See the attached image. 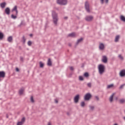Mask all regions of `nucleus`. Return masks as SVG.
I'll return each mask as SVG.
<instances>
[{"label":"nucleus","instance_id":"obj_28","mask_svg":"<svg viewBox=\"0 0 125 125\" xmlns=\"http://www.w3.org/2000/svg\"><path fill=\"white\" fill-rule=\"evenodd\" d=\"M113 86H114V84H111L107 85V88H111V87H113Z\"/></svg>","mask_w":125,"mask_h":125},{"label":"nucleus","instance_id":"obj_21","mask_svg":"<svg viewBox=\"0 0 125 125\" xmlns=\"http://www.w3.org/2000/svg\"><path fill=\"white\" fill-rule=\"evenodd\" d=\"M120 19L121 21H123V22H125V17L124 16H121Z\"/></svg>","mask_w":125,"mask_h":125},{"label":"nucleus","instance_id":"obj_46","mask_svg":"<svg viewBox=\"0 0 125 125\" xmlns=\"http://www.w3.org/2000/svg\"><path fill=\"white\" fill-rule=\"evenodd\" d=\"M19 49H20L21 50H22V47L21 46H19Z\"/></svg>","mask_w":125,"mask_h":125},{"label":"nucleus","instance_id":"obj_25","mask_svg":"<svg viewBox=\"0 0 125 125\" xmlns=\"http://www.w3.org/2000/svg\"><path fill=\"white\" fill-rule=\"evenodd\" d=\"M119 102H120V103H121V104H123V103H125V99H122L119 100Z\"/></svg>","mask_w":125,"mask_h":125},{"label":"nucleus","instance_id":"obj_14","mask_svg":"<svg viewBox=\"0 0 125 125\" xmlns=\"http://www.w3.org/2000/svg\"><path fill=\"white\" fill-rule=\"evenodd\" d=\"M104 44H103V43H101L99 45L100 49H101V50H103V49H104Z\"/></svg>","mask_w":125,"mask_h":125},{"label":"nucleus","instance_id":"obj_31","mask_svg":"<svg viewBox=\"0 0 125 125\" xmlns=\"http://www.w3.org/2000/svg\"><path fill=\"white\" fill-rule=\"evenodd\" d=\"M118 57L120 59V60H124V57L122 56V55H119L118 56Z\"/></svg>","mask_w":125,"mask_h":125},{"label":"nucleus","instance_id":"obj_38","mask_svg":"<svg viewBox=\"0 0 125 125\" xmlns=\"http://www.w3.org/2000/svg\"><path fill=\"white\" fill-rule=\"evenodd\" d=\"M125 84H123L121 85L119 88L120 89H122V88H123V87H124L125 86Z\"/></svg>","mask_w":125,"mask_h":125},{"label":"nucleus","instance_id":"obj_55","mask_svg":"<svg viewBox=\"0 0 125 125\" xmlns=\"http://www.w3.org/2000/svg\"><path fill=\"white\" fill-rule=\"evenodd\" d=\"M82 68L83 67V65H82Z\"/></svg>","mask_w":125,"mask_h":125},{"label":"nucleus","instance_id":"obj_3","mask_svg":"<svg viewBox=\"0 0 125 125\" xmlns=\"http://www.w3.org/2000/svg\"><path fill=\"white\" fill-rule=\"evenodd\" d=\"M98 69L100 75H102L105 72V66L103 64H99Z\"/></svg>","mask_w":125,"mask_h":125},{"label":"nucleus","instance_id":"obj_18","mask_svg":"<svg viewBox=\"0 0 125 125\" xmlns=\"http://www.w3.org/2000/svg\"><path fill=\"white\" fill-rule=\"evenodd\" d=\"M13 40V39L12 38V36H9V37H8L7 41L9 42H12Z\"/></svg>","mask_w":125,"mask_h":125},{"label":"nucleus","instance_id":"obj_48","mask_svg":"<svg viewBox=\"0 0 125 125\" xmlns=\"http://www.w3.org/2000/svg\"><path fill=\"white\" fill-rule=\"evenodd\" d=\"M64 19H68V17H64Z\"/></svg>","mask_w":125,"mask_h":125},{"label":"nucleus","instance_id":"obj_4","mask_svg":"<svg viewBox=\"0 0 125 125\" xmlns=\"http://www.w3.org/2000/svg\"><path fill=\"white\" fill-rule=\"evenodd\" d=\"M57 2L60 5H66L68 3V0H57Z\"/></svg>","mask_w":125,"mask_h":125},{"label":"nucleus","instance_id":"obj_36","mask_svg":"<svg viewBox=\"0 0 125 125\" xmlns=\"http://www.w3.org/2000/svg\"><path fill=\"white\" fill-rule=\"evenodd\" d=\"M24 123L21 122H19L17 123V125H23Z\"/></svg>","mask_w":125,"mask_h":125},{"label":"nucleus","instance_id":"obj_11","mask_svg":"<svg viewBox=\"0 0 125 125\" xmlns=\"http://www.w3.org/2000/svg\"><path fill=\"white\" fill-rule=\"evenodd\" d=\"M5 12L6 14H7V15H9L10 14V9H9V7L6 8V9H5Z\"/></svg>","mask_w":125,"mask_h":125},{"label":"nucleus","instance_id":"obj_44","mask_svg":"<svg viewBox=\"0 0 125 125\" xmlns=\"http://www.w3.org/2000/svg\"><path fill=\"white\" fill-rule=\"evenodd\" d=\"M102 4H103L104 3V0H101Z\"/></svg>","mask_w":125,"mask_h":125},{"label":"nucleus","instance_id":"obj_42","mask_svg":"<svg viewBox=\"0 0 125 125\" xmlns=\"http://www.w3.org/2000/svg\"><path fill=\"white\" fill-rule=\"evenodd\" d=\"M20 60H21V61H22V62H23V57H20Z\"/></svg>","mask_w":125,"mask_h":125},{"label":"nucleus","instance_id":"obj_27","mask_svg":"<svg viewBox=\"0 0 125 125\" xmlns=\"http://www.w3.org/2000/svg\"><path fill=\"white\" fill-rule=\"evenodd\" d=\"M3 39V33L0 32V40H2Z\"/></svg>","mask_w":125,"mask_h":125},{"label":"nucleus","instance_id":"obj_26","mask_svg":"<svg viewBox=\"0 0 125 125\" xmlns=\"http://www.w3.org/2000/svg\"><path fill=\"white\" fill-rule=\"evenodd\" d=\"M84 77H85V78H88V77H89V74L88 72H85L84 73Z\"/></svg>","mask_w":125,"mask_h":125},{"label":"nucleus","instance_id":"obj_15","mask_svg":"<svg viewBox=\"0 0 125 125\" xmlns=\"http://www.w3.org/2000/svg\"><path fill=\"white\" fill-rule=\"evenodd\" d=\"M75 36H76V34L74 32H72L68 35V37H69L70 38H74V37H75Z\"/></svg>","mask_w":125,"mask_h":125},{"label":"nucleus","instance_id":"obj_6","mask_svg":"<svg viewBox=\"0 0 125 125\" xmlns=\"http://www.w3.org/2000/svg\"><path fill=\"white\" fill-rule=\"evenodd\" d=\"M84 7L88 13H89L90 12V9H89V3H88V1H86L85 2Z\"/></svg>","mask_w":125,"mask_h":125},{"label":"nucleus","instance_id":"obj_53","mask_svg":"<svg viewBox=\"0 0 125 125\" xmlns=\"http://www.w3.org/2000/svg\"><path fill=\"white\" fill-rule=\"evenodd\" d=\"M114 125H118V124L116 123Z\"/></svg>","mask_w":125,"mask_h":125},{"label":"nucleus","instance_id":"obj_22","mask_svg":"<svg viewBox=\"0 0 125 125\" xmlns=\"http://www.w3.org/2000/svg\"><path fill=\"white\" fill-rule=\"evenodd\" d=\"M22 42H23V44H25L26 43V38H25V36H22Z\"/></svg>","mask_w":125,"mask_h":125},{"label":"nucleus","instance_id":"obj_49","mask_svg":"<svg viewBox=\"0 0 125 125\" xmlns=\"http://www.w3.org/2000/svg\"><path fill=\"white\" fill-rule=\"evenodd\" d=\"M67 115L68 116H69V115H70V113L67 112Z\"/></svg>","mask_w":125,"mask_h":125},{"label":"nucleus","instance_id":"obj_2","mask_svg":"<svg viewBox=\"0 0 125 125\" xmlns=\"http://www.w3.org/2000/svg\"><path fill=\"white\" fill-rule=\"evenodd\" d=\"M12 12H13V11H15L16 12V14L14 15L12 14L11 16V17L12 18V19H16V18H17V15H18V10H17V6L16 5L14 7V8L12 9Z\"/></svg>","mask_w":125,"mask_h":125},{"label":"nucleus","instance_id":"obj_35","mask_svg":"<svg viewBox=\"0 0 125 125\" xmlns=\"http://www.w3.org/2000/svg\"><path fill=\"white\" fill-rule=\"evenodd\" d=\"M87 85L88 87H91V83H87Z\"/></svg>","mask_w":125,"mask_h":125},{"label":"nucleus","instance_id":"obj_17","mask_svg":"<svg viewBox=\"0 0 125 125\" xmlns=\"http://www.w3.org/2000/svg\"><path fill=\"white\" fill-rule=\"evenodd\" d=\"M5 5H6V3L5 2L0 3V7H1V8H4V7H5Z\"/></svg>","mask_w":125,"mask_h":125},{"label":"nucleus","instance_id":"obj_12","mask_svg":"<svg viewBox=\"0 0 125 125\" xmlns=\"http://www.w3.org/2000/svg\"><path fill=\"white\" fill-rule=\"evenodd\" d=\"M83 38H81L79 39H78L77 40V42L76 43V46H77V45H78L79 44V43H80V42H83Z\"/></svg>","mask_w":125,"mask_h":125},{"label":"nucleus","instance_id":"obj_10","mask_svg":"<svg viewBox=\"0 0 125 125\" xmlns=\"http://www.w3.org/2000/svg\"><path fill=\"white\" fill-rule=\"evenodd\" d=\"M102 62H103V63H107V62H108L107 57H106V56H103V59L102 60Z\"/></svg>","mask_w":125,"mask_h":125},{"label":"nucleus","instance_id":"obj_34","mask_svg":"<svg viewBox=\"0 0 125 125\" xmlns=\"http://www.w3.org/2000/svg\"><path fill=\"white\" fill-rule=\"evenodd\" d=\"M83 76H79V81H83Z\"/></svg>","mask_w":125,"mask_h":125},{"label":"nucleus","instance_id":"obj_51","mask_svg":"<svg viewBox=\"0 0 125 125\" xmlns=\"http://www.w3.org/2000/svg\"><path fill=\"white\" fill-rule=\"evenodd\" d=\"M6 118H7V119H8V115H6Z\"/></svg>","mask_w":125,"mask_h":125},{"label":"nucleus","instance_id":"obj_20","mask_svg":"<svg viewBox=\"0 0 125 125\" xmlns=\"http://www.w3.org/2000/svg\"><path fill=\"white\" fill-rule=\"evenodd\" d=\"M23 92H24L23 88H21L19 91V93L20 94V95H22V94H23Z\"/></svg>","mask_w":125,"mask_h":125},{"label":"nucleus","instance_id":"obj_40","mask_svg":"<svg viewBox=\"0 0 125 125\" xmlns=\"http://www.w3.org/2000/svg\"><path fill=\"white\" fill-rule=\"evenodd\" d=\"M95 98H96V99L98 101V100H99V98L98 97V96H96L95 97Z\"/></svg>","mask_w":125,"mask_h":125},{"label":"nucleus","instance_id":"obj_23","mask_svg":"<svg viewBox=\"0 0 125 125\" xmlns=\"http://www.w3.org/2000/svg\"><path fill=\"white\" fill-rule=\"evenodd\" d=\"M39 64H40V68H43V66H44V64H43V63H42V62H39Z\"/></svg>","mask_w":125,"mask_h":125},{"label":"nucleus","instance_id":"obj_24","mask_svg":"<svg viewBox=\"0 0 125 125\" xmlns=\"http://www.w3.org/2000/svg\"><path fill=\"white\" fill-rule=\"evenodd\" d=\"M113 97H114V94L110 96L109 97V101L110 102H113Z\"/></svg>","mask_w":125,"mask_h":125},{"label":"nucleus","instance_id":"obj_16","mask_svg":"<svg viewBox=\"0 0 125 125\" xmlns=\"http://www.w3.org/2000/svg\"><path fill=\"white\" fill-rule=\"evenodd\" d=\"M48 66H52V62H51V59H48L47 62Z\"/></svg>","mask_w":125,"mask_h":125},{"label":"nucleus","instance_id":"obj_39","mask_svg":"<svg viewBox=\"0 0 125 125\" xmlns=\"http://www.w3.org/2000/svg\"><path fill=\"white\" fill-rule=\"evenodd\" d=\"M69 69L71 71H73L74 70V67H73V66H70Z\"/></svg>","mask_w":125,"mask_h":125},{"label":"nucleus","instance_id":"obj_8","mask_svg":"<svg viewBox=\"0 0 125 125\" xmlns=\"http://www.w3.org/2000/svg\"><path fill=\"white\" fill-rule=\"evenodd\" d=\"M5 78V72L4 71H0V82L1 81L0 78Z\"/></svg>","mask_w":125,"mask_h":125},{"label":"nucleus","instance_id":"obj_41","mask_svg":"<svg viewBox=\"0 0 125 125\" xmlns=\"http://www.w3.org/2000/svg\"><path fill=\"white\" fill-rule=\"evenodd\" d=\"M24 25V22H23V21H21L20 24V26H22Z\"/></svg>","mask_w":125,"mask_h":125},{"label":"nucleus","instance_id":"obj_29","mask_svg":"<svg viewBox=\"0 0 125 125\" xmlns=\"http://www.w3.org/2000/svg\"><path fill=\"white\" fill-rule=\"evenodd\" d=\"M85 105V103H84V102H81V107H84Z\"/></svg>","mask_w":125,"mask_h":125},{"label":"nucleus","instance_id":"obj_30","mask_svg":"<svg viewBox=\"0 0 125 125\" xmlns=\"http://www.w3.org/2000/svg\"><path fill=\"white\" fill-rule=\"evenodd\" d=\"M26 119L25 118V117H23L21 120V122H22L23 124H24V123H25V121Z\"/></svg>","mask_w":125,"mask_h":125},{"label":"nucleus","instance_id":"obj_32","mask_svg":"<svg viewBox=\"0 0 125 125\" xmlns=\"http://www.w3.org/2000/svg\"><path fill=\"white\" fill-rule=\"evenodd\" d=\"M30 101L31 102H32V103H34V102H35V101L34 100V98L33 97V96L31 97Z\"/></svg>","mask_w":125,"mask_h":125},{"label":"nucleus","instance_id":"obj_54","mask_svg":"<svg viewBox=\"0 0 125 125\" xmlns=\"http://www.w3.org/2000/svg\"><path fill=\"white\" fill-rule=\"evenodd\" d=\"M69 46H71V44H69Z\"/></svg>","mask_w":125,"mask_h":125},{"label":"nucleus","instance_id":"obj_13","mask_svg":"<svg viewBox=\"0 0 125 125\" xmlns=\"http://www.w3.org/2000/svg\"><path fill=\"white\" fill-rule=\"evenodd\" d=\"M120 77H125V70L123 69L121 71L120 73Z\"/></svg>","mask_w":125,"mask_h":125},{"label":"nucleus","instance_id":"obj_33","mask_svg":"<svg viewBox=\"0 0 125 125\" xmlns=\"http://www.w3.org/2000/svg\"><path fill=\"white\" fill-rule=\"evenodd\" d=\"M27 44L28 46H31V45H32V42L30 41H29L27 42Z\"/></svg>","mask_w":125,"mask_h":125},{"label":"nucleus","instance_id":"obj_9","mask_svg":"<svg viewBox=\"0 0 125 125\" xmlns=\"http://www.w3.org/2000/svg\"><path fill=\"white\" fill-rule=\"evenodd\" d=\"M74 102L75 103H78L79 102V100H80V95L77 94L74 97Z\"/></svg>","mask_w":125,"mask_h":125},{"label":"nucleus","instance_id":"obj_47","mask_svg":"<svg viewBox=\"0 0 125 125\" xmlns=\"http://www.w3.org/2000/svg\"><path fill=\"white\" fill-rule=\"evenodd\" d=\"M55 103H58V100H55Z\"/></svg>","mask_w":125,"mask_h":125},{"label":"nucleus","instance_id":"obj_19","mask_svg":"<svg viewBox=\"0 0 125 125\" xmlns=\"http://www.w3.org/2000/svg\"><path fill=\"white\" fill-rule=\"evenodd\" d=\"M119 40H120V35H117L115 37V42H119Z\"/></svg>","mask_w":125,"mask_h":125},{"label":"nucleus","instance_id":"obj_37","mask_svg":"<svg viewBox=\"0 0 125 125\" xmlns=\"http://www.w3.org/2000/svg\"><path fill=\"white\" fill-rule=\"evenodd\" d=\"M90 110H94V107L93 106H89Z\"/></svg>","mask_w":125,"mask_h":125},{"label":"nucleus","instance_id":"obj_45","mask_svg":"<svg viewBox=\"0 0 125 125\" xmlns=\"http://www.w3.org/2000/svg\"><path fill=\"white\" fill-rule=\"evenodd\" d=\"M104 1L105 2V3H108L109 0H105Z\"/></svg>","mask_w":125,"mask_h":125},{"label":"nucleus","instance_id":"obj_50","mask_svg":"<svg viewBox=\"0 0 125 125\" xmlns=\"http://www.w3.org/2000/svg\"><path fill=\"white\" fill-rule=\"evenodd\" d=\"M30 37H33V35L32 34L29 35Z\"/></svg>","mask_w":125,"mask_h":125},{"label":"nucleus","instance_id":"obj_7","mask_svg":"<svg viewBox=\"0 0 125 125\" xmlns=\"http://www.w3.org/2000/svg\"><path fill=\"white\" fill-rule=\"evenodd\" d=\"M92 19H93V16H86L85 18V20L87 22H90V21H92Z\"/></svg>","mask_w":125,"mask_h":125},{"label":"nucleus","instance_id":"obj_52","mask_svg":"<svg viewBox=\"0 0 125 125\" xmlns=\"http://www.w3.org/2000/svg\"><path fill=\"white\" fill-rule=\"evenodd\" d=\"M48 125H51V124L50 123H49L48 124Z\"/></svg>","mask_w":125,"mask_h":125},{"label":"nucleus","instance_id":"obj_43","mask_svg":"<svg viewBox=\"0 0 125 125\" xmlns=\"http://www.w3.org/2000/svg\"><path fill=\"white\" fill-rule=\"evenodd\" d=\"M16 71L17 72H19V68H18V67H16Z\"/></svg>","mask_w":125,"mask_h":125},{"label":"nucleus","instance_id":"obj_5","mask_svg":"<svg viewBox=\"0 0 125 125\" xmlns=\"http://www.w3.org/2000/svg\"><path fill=\"white\" fill-rule=\"evenodd\" d=\"M92 97V95L90 93H87L84 96V100L85 101H88L90 98Z\"/></svg>","mask_w":125,"mask_h":125},{"label":"nucleus","instance_id":"obj_1","mask_svg":"<svg viewBox=\"0 0 125 125\" xmlns=\"http://www.w3.org/2000/svg\"><path fill=\"white\" fill-rule=\"evenodd\" d=\"M52 17L53 18V22L54 25H57L58 22V14L55 11H52Z\"/></svg>","mask_w":125,"mask_h":125}]
</instances>
